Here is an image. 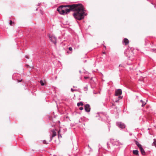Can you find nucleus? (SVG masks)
I'll return each instance as SVG.
<instances>
[{
  "label": "nucleus",
  "instance_id": "f257e3e1",
  "mask_svg": "<svg viewBox=\"0 0 156 156\" xmlns=\"http://www.w3.org/2000/svg\"><path fill=\"white\" fill-rule=\"evenodd\" d=\"M65 14H67L70 11L74 12L73 15L74 18L78 20H80L84 18L86 14L85 13L84 9L81 4H73L64 5Z\"/></svg>",
  "mask_w": 156,
  "mask_h": 156
},
{
  "label": "nucleus",
  "instance_id": "6e6552de",
  "mask_svg": "<svg viewBox=\"0 0 156 156\" xmlns=\"http://www.w3.org/2000/svg\"><path fill=\"white\" fill-rule=\"evenodd\" d=\"M117 125L120 128L124 129L125 127L124 124L122 122H118L116 123Z\"/></svg>",
  "mask_w": 156,
  "mask_h": 156
},
{
  "label": "nucleus",
  "instance_id": "ddd939ff",
  "mask_svg": "<svg viewBox=\"0 0 156 156\" xmlns=\"http://www.w3.org/2000/svg\"><path fill=\"white\" fill-rule=\"evenodd\" d=\"M133 153L134 154L136 155H138L139 154V152L137 150H133Z\"/></svg>",
  "mask_w": 156,
  "mask_h": 156
},
{
  "label": "nucleus",
  "instance_id": "f3484780",
  "mask_svg": "<svg viewBox=\"0 0 156 156\" xmlns=\"http://www.w3.org/2000/svg\"><path fill=\"white\" fill-rule=\"evenodd\" d=\"M152 146H154L156 147V139H154V142L152 144Z\"/></svg>",
  "mask_w": 156,
  "mask_h": 156
},
{
  "label": "nucleus",
  "instance_id": "6ab92c4d",
  "mask_svg": "<svg viewBox=\"0 0 156 156\" xmlns=\"http://www.w3.org/2000/svg\"><path fill=\"white\" fill-rule=\"evenodd\" d=\"M83 90L84 91H87L88 90V86L87 85H86V86L84 87L83 88Z\"/></svg>",
  "mask_w": 156,
  "mask_h": 156
},
{
  "label": "nucleus",
  "instance_id": "1a4fd4ad",
  "mask_svg": "<svg viewBox=\"0 0 156 156\" xmlns=\"http://www.w3.org/2000/svg\"><path fill=\"white\" fill-rule=\"evenodd\" d=\"M84 109L86 112H89L90 111V108L89 104H86L84 106Z\"/></svg>",
  "mask_w": 156,
  "mask_h": 156
},
{
  "label": "nucleus",
  "instance_id": "e433bc0d",
  "mask_svg": "<svg viewBox=\"0 0 156 156\" xmlns=\"http://www.w3.org/2000/svg\"><path fill=\"white\" fill-rule=\"evenodd\" d=\"M67 53H69V51H67Z\"/></svg>",
  "mask_w": 156,
  "mask_h": 156
},
{
  "label": "nucleus",
  "instance_id": "4468645a",
  "mask_svg": "<svg viewBox=\"0 0 156 156\" xmlns=\"http://www.w3.org/2000/svg\"><path fill=\"white\" fill-rule=\"evenodd\" d=\"M134 141H135L136 144L137 146V147H139V148H140L141 147H142V145L140 144L136 140H135Z\"/></svg>",
  "mask_w": 156,
  "mask_h": 156
},
{
  "label": "nucleus",
  "instance_id": "ea45409f",
  "mask_svg": "<svg viewBox=\"0 0 156 156\" xmlns=\"http://www.w3.org/2000/svg\"><path fill=\"white\" fill-rule=\"evenodd\" d=\"M32 151H34L33 150H32Z\"/></svg>",
  "mask_w": 156,
  "mask_h": 156
},
{
  "label": "nucleus",
  "instance_id": "423d86ee",
  "mask_svg": "<svg viewBox=\"0 0 156 156\" xmlns=\"http://www.w3.org/2000/svg\"><path fill=\"white\" fill-rule=\"evenodd\" d=\"M49 39L50 40L53 42L55 45L56 44V37L55 36H49Z\"/></svg>",
  "mask_w": 156,
  "mask_h": 156
},
{
  "label": "nucleus",
  "instance_id": "5701e85b",
  "mask_svg": "<svg viewBox=\"0 0 156 156\" xmlns=\"http://www.w3.org/2000/svg\"><path fill=\"white\" fill-rule=\"evenodd\" d=\"M151 51L153 52H156V49H152Z\"/></svg>",
  "mask_w": 156,
  "mask_h": 156
},
{
  "label": "nucleus",
  "instance_id": "aec40b11",
  "mask_svg": "<svg viewBox=\"0 0 156 156\" xmlns=\"http://www.w3.org/2000/svg\"><path fill=\"white\" fill-rule=\"evenodd\" d=\"M14 23V22H13L12 21V20H10L9 21V24L12 26V24H13Z\"/></svg>",
  "mask_w": 156,
  "mask_h": 156
},
{
  "label": "nucleus",
  "instance_id": "f8f14e48",
  "mask_svg": "<svg viewBox=\"0 0 156 156\" xmlns=\"http://www.w3.org/2000/svg\"><path fill=\"white\" fill-rule=\"evenodd\" d=\"M140 152H141V154L143 155H146V152L144 150V149L142 147V146L139 148Z\"/></svg>",
  "mask_w": 156,
  "mask_h": 156
},
{
  "label": "nucleus",
  "instance_id": "7ed1b4c3",
  "mask_svg": "<svg viewBox=\"0 0 156 156\" xmlns=\"http://www.w3.org/2000/svg\"><path fill=\"white\" fill-rule=\"evenodd\" d=\"M112 144L113 145H116V146H118V148L119 150L120 148H122L123 145V144L120 143L119 142V140H115L113 142H112V141H111Z\"/></svg>",
  "mask_w": 156,
  "mask_h": 156
},
{
  "label": "nucleus",
  "instance_id": "9b49d317",
  "mask_svg": "<svg viewBox=\"0 0 156 156\" xmlns=\"http://www.w3.org/2000/svg\"><path fill=\"white\" fill-rule=\"evenodd\" d=\"M129 43V40L127 38H125L122 41L123 44L126 45H127Z\"/></svg>",
  "mask_w": 156,
  "mask_h": 156
},
{
  "label": "nucleus",
  "instance_id": "2f4dec72",
  "mask_svg": "<svg viewBox=\"0 0 156 156\" xmlns=\"http://www.w3.org/2000/svg\"><path fill=\"white\" fill-rule=\"evenodd\" d=\"M154 5V7L155 8L156 7V0H155V4Z\"/></svg>",
  "mask_w": 156,
  "mask_h": 156
},
{
  "label": "nucleus",
  "instance_id": "c85d7f7f",
  "mask_svg": "<svg viewBox=\"0 0 156 156\" xmlns=\"http://www.w3.org/2000/svg\"><path fill=\"white\" fill-rule=\"evenodd\" d=\"M112 105H111L110 106V107H112L113 106H115V104L114 103H112Z\"/></svg>",
  "mask_w": 156,
  "mask_h": 156
},
{
  "label": "nucleus",
  "instance_id": "9d476101",
  "mask_svg": "<svg viewBox=\"0 0 156 156\" xmlns=\"http://www.w3.org/2000/svg\"><path fill=\"white\" fill-rule=\"evenodd\" d=\"M51 131L52 133V136H51L50 138V140H49V142H51L52 140L53 139V138L54 137L56 136V133L55 131H54V130H51Z\"/></svg>",
  "mask_w": 156,
  "mask_h": 156
},
{
  "label": "nucleus",
  "instance_id": "4be33fe9",
  "mask_svg": "<svg viewBox=\"0 0 156 156\" xmlns=\"http://www.w3.org/2000/svg\"><path fill=\"white\" fill-rule=\"evenodd\" d=\"M40 83L42 86H44V83L42 80L40 81Z\"/></svg>",
  "mask_w": 156,
  "mask_h": 156
},
{
  "label": "nucleus",
  "instance_id": "cd10ccee",
  "mask_svg": "<svg viewBox=\"0 0 156 156\" xmlns=\"http://www.w3.org/2000/svg\"><path fill=\"white\" fill-rule=\"evenodd\" d=\"M69 50L70 51H72V50H73V49H72V48L71 47H69Z\"/></svg>",
  "mask_w": 156,
  "mask_h": 156
},
{
  "label": "nucleus",
  "instance_id": "c756f323",
  "mask_svg": "<svg viewBox=\"0 0 156 156\" xmlns=\"http://www.w3.org/2000/svg\"><path fill=\"white\" fill-rule=\"evenodd\" d=\"M83 109V107H80L79 108V109L80 110H82Z\"/></svg>",
  "mask_w": 156,
  "mask_h": 156
},
{
  "label": "nucleus",
  "instance_id": "f704fd0d",
  "mask_svg": "<svg viewBox=\"0 0 156 156\" xmlns=\"http://www.w3.org/2000/svg\"><path fill=\"white\" fill-rule=\"evenodd\" d=\"M79 72L80 73H81V71L80 70L79 71Z\"/></svg>",
  "mask_w": 156,
  "mask_h": 156
},
{
  "label": "nucleus",
  "instance_id": "4c0bfd02",
  "mask_svg": "<svg viewBox=\"0 0 156 156\" xmlns=\"http://www.w3.org/2000/svg\"><path fill=\"white\" fill-rule=\"evenodd\" d=\"M39 4H39H39H38V5H39Z\"/></svg>",
  "mask_w": 156,
  "mask_h": 156
},
{
  "label": "nucleus",
  "instance_id": "bb28decb",
  "mask_svg": "<svg viewBox=\"0 0 156 156\" xmlns=\"http://www.w3.org/2000/svg\"><path fill=\"white\" fill-rule=\"evenodd\" d=\"M43 143L44 144H48V143H47L45 140H43Z\"/></svg>",
  "mask_w": 156,
  "mask_h": 156
},
{
  "label": "nucleus",
  "instance_id": "7c9ffc66",
  "mask_svg": "<svg viewBox=\"0 0 156 156\" xmlns=\"http://www.w3.org/2000/svg\"><path fill=\"white\" fill-rule=\"evenodd\" d=\"M25 57L26 58H27V59H28L29 58V56H27V55H26L25 56Z\"/></svg>",
  "mask_w": 156,
  "mask_h": 156
},
{
  "label": "nucleus",
  "instance_id": "72a5a7b5",
  "mask_svg": "<svg viewBox=\"0 0 156 156\" xmlns=\"http://www.w3.org/2000/svg\"><path fill=\"white\" fill-rule=\"evenodd\" d=\"M87 78H88V77H86V76L84 77V78L86 79H87Z\"/></svg>",
  "mask_w": 156,
  "mask_h": 156
},
{
  "label": "nucleus",
  "instance_id": "0eeeda50",
  "mask_svg": "<svg viewBox=\"0 0 156 156\" xmlns=\"http://www.w3.org/2000/svg\"><path fill=\"white\" fill-rule=\"evenodd\" d=\"M122 94V90L121 89H118L115 90V96H120Z\"/></svg>",
  "mask_w": 156,
  "mask_h": 156
},
{
  "label": "nucleus",
  "instance_id": "412c9836",
  "mask_svg": "<svg viewBox=\"0 0 156 156\" xmlns=\"http://www.w3.org/2000/svg\"><path fill=\"white\" fill-rule=\"evenodd\" d=\"M145 45H147V43H148V41L147 39H145Z\"/></svg>",
  "mask_w": 156,
  "mask_h": 156
},
{
  "label": "nucleus",
  "instance_id": "c9c22d12",
  "mask_svg": "<svg viewBox=\"0 0 156 156\" xmlns=\"http://www.w3.org/2000/svg\"><path fill=\"white\" fill-rule=\"evenodd\" d=\"M73 87H75V86H73Z\"/></svg>",
  "mask_w": 156,
  "mask_h": 156
},
{
  "label": "nucleus",
  "instance_id": "b1692460",
  "mask_svg": "<svg viewBox=\"0 0 156 156\" xmlns=\"http://www.w3.org/2000/svg\"><path fill=\"white\" fill-rule=\"evenodd\" d=\"M107 147H108V149H109L110 148V144L108 143V142L107 143Z\"/></svg>",
  "mask_w": 156,
  "mask_h": 156
},
{
  "label": "nucleus",
  "instance_id": "473e14b6",
  "mask_svg": "<svg viewBox=\"0 0 156 156\" xmlns=\"http://www.w3.org/2000/svg\"><path fill=\"white\" fill-rule=\"evenodd\" d=\"M119 100H118H118H116L115 101V102H119Z\"/></svg>",
  "mask_w": 156,
  "mask_h": 156
},
{
  "label": "nucleus",
  "instance_id": "393cba45",
  "mask_svg": "<svg viewBox=\"0 0 156 156\" xmlns=\"http://www.w3.org/2000/svg\"><path fill=\"white\" fill-rule=\"evenodd\" d=\"M119 97H118V98L119 99L118 100H119L120 99H121L122 98V96H118Z\"/></svg>",
  "mask_w": 156,
  "mask_h": 156
},
{
  "label": "nucleus",
  "instance_id": "39448f33",
  "mask_svg": "<svg viewBox=\"0 0 156 156\" xmlns=\"http://www.w3.org/2000/svg\"><path fill=\"white\" fill-rule=\"evenodd\" d=\"M64 5H62L59 6L57 9V11L60 14L65 15V12L64 10Z\"/></svg>",
  "mask_w": 156,
  "mask_h": 156
},
{
  "label": "nucleus",
  "instance_id": "a878e982",
  "mask_svg": "<svg viewBox=\"0 0 156 156\" xmlns=\"http://www.w3.org/2000/svg\"><path fill=\"white\" fill-rule=\"evenodd\" d=\"M71 91L72 92H74V91H77V90H75V89H73V88H71Z\"/></svg>",
  "mask_w": 156,
  "mask_h": 156
},
{
  "label": "nucleus",
  "instance_id": "dca6fc26",
  "mask_svg": "<svg viewBox=\"0 0 156 156\" xmlns=\"http://www.w3.org/2000/svg\"><path fill=\"white\" fill-rule=\"evenodd\" d=\"M77 106L79 107L80 106H83V103L82 102H78L77 104Z\"/></svg>",
  "mask_w": 156,
  "mask_h": 156
},
{
  "label": "nucleus",
  "instance_id": "20e7f679",
  "mask_svg": "<svg viewBox=\"0 0 156 156\" xmlns=\"http://www.w3.org/2000/svg\"><path fill=\"white\" fill-rule=\"evenodd\" d=\"M98 115H97L96 116L97 117L98 116L100 117V118H98V119L100 120H102L103 119H105V117H106V114L105 112H100L97 113Z\"/></svg>",
  "mask_w": 156,
  "mask_h": 156
},
{
  "label": "nucleus",
  "instance_id": "a211bd4d",
  "mask_svg": "<svg viewBox=\"0 0 156 156\" xmlns=\"http://www.w3.org/2000/svg\"><path fill=\"white\" fill-rule=\"evenodd\" d=\"M60 130H59L58 131V138H62V136L61 134L60 133Z\"/></svg>",
  "mask_w": 156,
  "mask_h": 156
},
{
  "label": "nucleus",
  "instance_id": "f03ea898",
  "mask_svg": "<svg viewBox=\"0 0 156 156\" xmlns=\"http://www.w3.org/2000/svg\"><path fill=\"white\" fill-rule=\"evenodd\" d=\"M92 151V148L90 147L89 145H87L86 146L84 147L83 151L85 154L89 155L90 154V152Z\"/></svg>",
  "mask_w": 156,
  "mask_h": 156
},
{
  "label": "nucleus",
  "instance_id": "2eb2a0df",
  "mask_svg": "<svg viewBox=\"0 0 156 156\" xmlns=\"http://www.w3.org/2000/svg\"><path fill=\"white\" fill-rule=\"evenodd\" d=\"M140 102L142 103L141 106L142 107L144 106L146 104V103L143 101L142 100H140Z\"/></svg>",
  "mask_w": 156,
  "mask_h": 156
},
{
  "label": "nucleus",
  "instance_id": "58836bf2",
  "mask_svg": "<svg viewBox=\"0 0 156 156\" xmlns=\"http://www.w3.org/2000/svg\"><path fill=\"white\" fill-rule=\"evenodd\" d=\"M120 65H119V66H120Z\"/></svg>",
  "mask_w": 156,
  "mask_h": 156
}]
</instances>
